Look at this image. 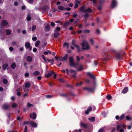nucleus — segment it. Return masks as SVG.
Listing matches in <instances>:
<instances>
[{
  "instance_id": "nucleus-10",
  "label": "nucleus",
  "mask_w": 132,
  "mask_h": 132,
  "mask_svg": "<svg viewBox=\"0 0 132 132\" xmlns=\"http://www.w3.org/2000/svg\"><path fill=\"white\" fill-rule=\"evenodd\" d=\"M53 73H54V72L53 71H51L47 74H46L45 76L46 78H49L51 76L52 74Z\"/></svg>"
},
{
  "instance_id": "nucleus-13",
  "label": "nucleus",
  "mask_w": 132,
  "mask_h": 132,
  "mask_svg": "<svg viewBox=\"0 0 132 132\" xmlns=\"http://www.w3.org/2000/svg\"><path fill=\"white\" fill-rule=\"evenodd\" d=\"M3 68L4 70H5L6 69H8V65L6 64H4L3 66Z\"/></svg>"
},
{
  "instance_id": "nucleus-18",
  "label": "nucleus",
  "mask_w": 132,
  "mask_h": 132,
  "mask_svg": "<svg viewBox=\"0 0 132 132\" xmlns=\"http://www.w3.org/2000/svg\"><path fill=\"white\" fill-rule=\"evenodd\" d=\"M50 25L48 24L45 26V30L46 31H48L50 30Z\"/></svg>"
},
{
  "instance_id": "nucleus-15",
  "label": "nucleus",
  "mask_w": 132,
  "mask_h": 132,
  "mask_svg": "<svg viewBox=\"0 0 132 132\" xmlns=\"http://www.w3.org/2000/svg\"><path fill=\"white\" fill-rule=\"evenodd\" d=\"M128 90V88L127 87H125L124 89H123L122 91V93H125L127 92Z\"/></svg>"
},
{
  "instance_id": "nucleus-3",
  "label": "nucleus",
  "mask_w": 132,
  "mask_h": 132,
  "mask_svg": "<svg viewBox=\"0 0 132 132\" xmlns=\"http://www.w3.org/2000/svg\"><path fill=\"white\" fill-rule=\"evenodd\" d=\"M126 129V126L124 124L118 125L117 126V130L120 132H124V129Z\"/></svg>"
},
{
  "instance_id": "nucleus-62",
  "label": "nucleus",
  "mask_w": 132,
  "mask_h": 132,
  "mask_svg": "<svg viewBox=\"0 0 132 132\" xmlns=\"http://www.w3.org/2000/svg\"><path fill=\"white\" fill-rule=\"evenodd\" d=\"M86 18L89 16L88 14H86L83 15Z\"/></svg>"
},
{
  "instance_id": "nucleus-17",
  "label": "nucleus",
  "mask_w": 132,
  "mask_h": 132,
  "mask_svg": "<svg viewBox=\"0 0 132 132\" xmlns=\"http://www.w3.org/2000/svg\"><path fill=\"white\" fill-rule=\"evenodd\" d=\"M116 57L117 59L118 60H120L121 58V56L119 54L117 53L116 55Z\"/></svg>"
},
{
  "instance_id": "nucleus-21",
  "label": "nucleus",
  "mask_w": 132,
  "mask_h": 132,
  "mask_svg": "<svg viewBox=\"0 0 132 132\" xmlns=\"http://www.w3.org/2000/svg\"><path fill=\"white\" fill-rule=\"evenodd\" d=\"M84 11H85V12H92V10L90 8H88L87 9H86Z\"/></svg>"
},
{
  "instance_id": "nucleus-49",
  "label": "nucleus",
  "mask_w": 132,
  "mask_h": 132,
  "mask_svg": "<svg viewBox=\"0 0 132 132\" xmlns=\"http://www.w3.org/2000/svg\"><path fill=\"white\" fill-rule=\"evenodd\" d=\"M90 41L91 44L92 45H93L94 44V40L93 39H90Z\"/></svg>"
},
{
  "instance_id": "nucleus-50",
  "label": "nucleus",
  "mask_w": 132,
  "mask_h": 132,
  "mask_svg": "<svg viewBox=\"0 0 132 132\" xmlns=\"http://www.w3.org/2000/svg\"><path fill=\"white\" fill-rule=\"evenodd\" d=\"M59 60L60 61H63L64 60L63 57L60 56L59 58Z\"/></svg>"
},
{
  "instance_id": "nucleus-37",
  "label": "nucleus",
  "mask_w": 132,
  "mask_h": 132,
  "mask_svg": "<svg viewBox=\"0 0 132 132\" xmlns=\"http://www.w3.org/2000/svg\"><path fill=\"white\" fill-rule=\"evenodd\" d=\"M126 118L127 120H131L132 119V118L129 116H126Z\"/></svg>"
},
{
  "instance_id": "nucleus-31",
  "label": "nucleus",
  "mask_w": 132,
  "mask_h": 132,
  "mask_svg": "<svg viewBox=\"0 0 132 132\" xmlns=\"http://www.w3.org/2000/svg\"><path fill=\"white\" fill-rule=\"evenodd\" d=\"M89 120L92 122L94 121L95 120V118L94 117H92L90 118H89L88 119Z\"/></svg>"
},
{
  "instance_id": "nucleus-26",
  "label": "nucleus",
  "mask_w": 132,
  "mask_h": 132,
  "mask_svg": "<svg viewBox=\"0 0 132 132\" xmlns=\"http://www.w3.org/2000/svg\"><path fill=\"white\" fill-rule=\"evenodd\" d=\"M40 72L38 71H35L33 73V74L34 76H37L39 75Z\"/></svg>"
},
{
  "instance_id": "nucleus-5",
  "label": "nucleus",
  "mask_w": 132,
  "mask_h": 132,
  "mask_svg": "<svg viewBox=\"0 0 132 132\" xmlns=\"http://www.w3.org/2000/svg\"><path fill=\"white\" fill-rule=\"evenodd\" d=\"M82 48L83 50H88L89 49L90 47L88 44L87 42L86 41H84L81 44Z\"/></svg>"
},
{
  "instance_id": "nucleus-12",
  "label": "nucleus",
  "mask_w": 132,
  "mask_h": 132,
  "mask_svg": "<svg viewBox=\"0 0 132 132\" xmlns=\"http://www.w3.org/2000/svg\"><path fill=\"white\" fill-rule=\"evenodd\" d=\"M8 23V22L6 20H3L2 22V24L3 26H6Z\"/></svg>"
},
{
  "instance_id": "nucleus-42",
  "label": "nucleus",
  "mask_w": 132,
  "mask_h": 132,
  "mask_svg": "<svg viewBox=\"0 0 132 132\" xmlns=\"http://www.w3.org/2000/svg\"><path fill=\"white\" fill-rule=\"evenodd\" d=\"M3 83L5 84H7V81L6 79H4L3 81Z\"/></svg>"
},
{
  "instance_id": "nucleus-53",
  "label": "nucleus",
  "mask_w": 132,
  "mask_h": 132,
  "mask_svg": "<svg viewBox=\"0 0 132 132\" xmlns=\"http://www.w3.org/2000/svg\"><path fill=\"white\" fill-rule=\"evenodd\" d=\"M81 129H80L79 130H75L73 132H81Z\"/></svg>"
},
{
  "instance_id": "nucleus-28",
  "label": "nucleus",
  "mask_w": 132,
  "mask_h": 132,
  "mask_svg": "<svg viewBox=\"0 0 132 132\" xmlns=\"http://www.w3.org/2000/svg\"><path fill=\"white\" fill-rule=\"evenodd\" d=\"M74 45L77 48L78 52H80V48L79 46L75 44H74Z\"/></svg>"
},
{
  "instance_id": "nucleus-35",
  "label": "nucleus",
  "mask_w": 132,
  "mask_h": 132,
  "mask_svg": "<svg viewBox=\"0 0 132 132\" xmlns=\"http://www.w3.org/2000/svg\"><path fill=\"white\" fill-rule=\"evenodd\" d=\"M63 46L64 47H66L68 49L69 47V44L68 43L65 42L64 43Z\"/></svg>"
},
{
  "instance_id": "nucleus-2",
  "label": "nucleus",
  "mask_w": 132,
  "mask_h": 132,
  "mask_svg": "<svg viewBox=\"0 0 132 132\" xmlns=\"http://www.w3.org/2000/svg\"><path fill=\"white\" fill-rule=\"evenodd\" d=\"M67 73V74L70 75L72 77H75L77 73V71L73 69H71L70 71H69L68 69H66Z\"/></svg>"
},
{
  "instance_id": "nucleus-22",
  "label": "nucleus",
  "mask_w": 132,
  "mask_h": 132,
  "mask_svg": "<svg viewBox=\"0 0 132 132\" xmlns=\"http://www.w3.org/2000/svg\"><path fill=\"white\" fill-rule=\"evenodd\" d=\"M80 126L84 128H86L87 127V125L86 124L81 122L80 123Z\"/></svg>"
},
{
  "instance_id": "nucleus-58",
  "label": "nucleus",
  "mask_w": 132,
  "mask_h": 132,
  "mask_svg": "<svg viewBox=\"0 0 132 132\" xmlns=\"http://www.w3.org/2000/svg\"><path fill=\"white\" fill-rule=\"evenodd\" d=\"M28 128L27 126H26L25 127V129L24 130V132H27Z\"/></svg>"
},
{
  "instance_id": "nucleus-38",
  "label": "nucleus",
  "mask_w": 132,
  "mask_h": 132,
  "mask_svg": "<svg viewBox=\"0 0 132 132\" xmlns=\"http://www.w3.org/2000/svg\"><path fill=\"white\" fill-rule=\"evenodd\" d=\"M17 106V104L15 103H13L12 104V107L13 108H14Z\"/></svg>"
},
{
  "instance_id": "nucleus-30",
  "label": "nucleus",
  "mask_w": 132,
  "mask_h": 132,
  "mask_svg": "<svg viewBox=\"0 0 132 132\" xmlns=\"http://www.w3.org/2000/svg\"><path fill=\"white\" fill-rule=\"evenodd\" d=\"M6 34L8 35H10L11 34V31L9 29H7L6 30Z\"/></svg>"
},
{
  "instance_id": "nucleus-46",
  "label": "nucleus",
  "mask_w": 132,
  "mask_h": 132,
  "mask_svg": "<svg viewBox=\"0 0 132 132\" xmlns=\"http://www.w3.org/2000/svg\"><path fill=\"white\" fill-rule=\"evenodd\" d=\"M91 1L93 2V4L94 5H95L96 4V0H90Z\"/></svg>"
},
{
  "instance_id": "nucleus-54",
  "label": "nucleus",
  "mask_w": 132,
  "mask_h": 132,
  "mask_svg": "<svg viewBox=\"0 0 132 132\" xmlns=\"http://www.w3.org/2000/svg\"><path fill=\"white\" fill-rule=\"evenodd\" d=\"M37 39V38L36 37H34L32 38V40L34 41L36 40Z\"/></svg>"
},
{
  "instance_id": "nucleus-48",
  "label": "nucleus",
  "mask_w": 132,
  "mask_h": 132,
  "mask_svg": "<svg viewBox=\"0 0 132 132\" xmlns=\"http://www.w3.org/2000/svg\"><path fill=\"white\" fill-rule=\"evenodd\" d=\"M31 17L30 16H29L28 15L27 18V20L28 21H29L31 20Z\"/></svg>"
},
{
  "instance_id": "nucleus-43",
  "label": "nucleus",
  "mask_w": 132,
  "mask_h": 132,
  "mask_svg": "<svg viewBox=\"0 0 132 132\" xmlns=\"http://www.w3.org/2000/svg\"><path fill=\"white\" fill-rule=\"evenodd\" d=\"M104 131V128H102L99 130L98 132H103Z\"/></svg>"
},
{
  "instance_id": "nucleus-29",
  "label": "nucleus",
  "mask_w": 132,
  "mask_h": 132,
  "mask_svg": "<svg viewBox=\"0 0 132 132\" xmlns=\"http://www.w3.org/2000/svg\"><path fill=\"white\" fill-rule=\"evenodd\" d=\"M31 85V84L29 82H27L25 86L26 88H29Z\"/></svg>"
},
{
  "instance_id": "nucleus-51",
  "label": "nucleus",
  "mask_w": 132,
  "mask_h": 132,
  "mask_svg": "<svg viewBox=\"0 0 132 132\" xmlns=\"http://www.w3.org/2000/svg\"><path fill=\"white\" fill-rule=\"evenodd\" d=\"M27 106L28 107L30 108L33 106V105L29 103L27 104Z\"/></svg>"
},
{
  "instance_id": "nucleus-6",
  "label": "nucleus",
  "mask_w": 132,
  "mask_h": 132,
  "mask_svg": "<svg viewBox=\"0 0 132 132\" xmlns=\"http://www.w3.org/2000/svg\"><path fill=\"white\" fill-rule=\"evenodd\" d=\"M25 46L27 50L28 49L30 51L32 50V47L31 46L30 43L29 42H26Z\"/></svg>"
},
{
  "instance_id": "nucleus-60",
  "label": "nucleus",
  "mask_w": 132,
  "mask_h": 132,
  "mask_svg": "<svg viewBox=\"0 0 132 132\" xmlns=\"http://www.w3.org/2000/svg\"><path fill=\"white\" fill-rule=\"evenodd\" d=\"M9 49L10 51H13V48L12 47H10L9 48Z\"/></svg>"
},
{
  "instance_id": "nucleus-34",
  "label": "nucleus",
  "mask_w": 132,
  "mask_h": 132,
  "mask_svg": "<svg viewBox=\"0 0 132 132\" xmlns=\"http://www.w3.org/2000/svg\"><path fill=\"white\" fill-rule=\"evenodd\" d=\"M40 43V42L39 41V40L37 41L36 42V43L35 44V46L36 47H38Z\"/></svg>"
},
{
  "instance_id": "nucleus-14",
  "label": "nucleus",
  "mask_w": 132,
  "mask_h": 132,
  "mask_svg": "<svg viewBox=\"0 0 132 132\" xmlns=\"http://www.w3.org/2000/svg\"><path fill=\"white\" fill-rule=\"evenodd\" d=\"M87 75L91 77L92 78L94 79H95V77L90 72H88L87 73Z\"/></svg>"
},
{
  "instance_id": "nucleus-23",
  "label": "nucleus",
  "mask_w": 132,
  "mask_h": 132,
  "mask_svg": "<svg viewBox=\"0 0 132 132\" xmlns=\"http://www.w3.org/2000/svg\"><path fill=\"white\" fill-rule=\"evenodd\" d=\"M9 108V106L6 104H4L3 106V108L5 109H7Z\"/></svg>"
},
{
  "instance_id": "nucleus-39",
  "label": "nucleus",
  "mask_w": 132,
  "mask_h": 132,
  "mask_svg": "<svg viewBox=\"0 0 132 132\" xmlns=\"http://www.w3.org/2000/svg\"><path fill=\"white\" fill-rule=\"evenodd\" d=\"M124 114H122V115L119 118V120H122L124 118Z\"/></svg>"
},
{
  "instance_id": "nucleus-32",
  "label": "nucleus",
  "mask_w": 132,
  "mask_h": 132,
  "mask_svg": "<svg viewBox=\"0 0 132 132\" xmlns=\"http://www.w3.org/2000/svg\"><path fill=\"white\" fill-rule=\"evenodd\" d=\"M16 66L15 63L14 62L11 65V68L12 69H14Z\"/></svg>"
},
{
  "instance_id": "nucleus-9",
  "label": "nucleus",
  "mask_w": 132,
  "mask_h": 132,
  "mask_svg": "<svg viewBox=\"0 0 132 132\" xmlns=\"http://www.w3.org/2000/svg\"><path fill=\"white\" fill-rule=\"evenodd\" d=\"M30 117L32 119H35L36 118V114L35 113H33L30 114Z\"/></svg>"
},
{
  "instance_id": "nucleus-55",
  "label": "nucleus",
  "mask_w": 132,
  "mask_h": 132,
  "mask_svg": "<svg viewBox=\"0 0 132 132\" xmlns=\"http://www.w3.org/2000/svg\"><path fill=\"white\" fill-rule=\"evenodd\" d=\"M29 76V74L28 73H26L24 74V76L27 77Z\"/></svg>"
},
{
  "instance_id": "nucleus-41",
  "label": "nucleus",
  "mask_w": 132,
  "mask_h": 132,
  "mask_svg": "<svg viewBox=\"0 0 132 132\" xmlns=\"http://www.w3.org/2000/svg\"><path fill=\"white\" fill-rule=\"evenodd\" d=\"M27 1L28 3L30 4H32L33 2V0H27Z\"/></svg>"
},
{
  "instance_id": "nucleus-47",
  "label": "nucleus",
  "mask_w": 132,
  "mask_h": 132,
  "mask_svg": "<svg viewBox=\"0 0 132 132\" xmlns=\"http://www.w3.org/2000/svg\"><path fill=\"white\" fill-rule=\"evenodd\" d=\"M82 82H80L79 83H77L76 85L77 86H80L82 84Z\"/></svg>"
},
{
  "instance_id": "nucleus-4",
  "label": "nucleus",
  "mask_w": 132,
  "mask_h": 132,
  "mask_svg": "<svg viewBox=\"0 0 132 132\" xmlns=\"http://www.w3.org/2000/svg\"><path fill=\"white\" fill-rule=\"evenodd\" d=\"M60 27H58L55 30L54 33L53 34V37L54 38H57L60 35V33L59 32V31H60Z\"/></svg>"
},
{
  "instance_id": "nucleus-63",
  "label": "nucleus",
  "mask_w": 132,
  "mask_h": 132,
  "mask_svg": "<svg viewBox=\"0 0 132 132\" xmlns=\"http://www.w3.org/2000/svg\"><path fill=\"white\" fill-rule=\"evenodd\" d=\"M86 82V83H88L90 82V80L89 79H87Z\"/></svg>"
},
{
  "instance_id": "nucleus-36",
  "label": "nucleus",
  "mask_w": 132,
  "mask_h": 132,
  "mask_svg": "<svg viewBox=\"0 0 132 132\" xmlns=\"http://www.w3.org/2000/svg\"><path fill=\"white\" fill-rule=\"evenodd\" d=\"M36 26L35 25H33L32 26V31H33L35 30L36 29Z\"/></svg>"
},
{
  "instance_id": "nucleus-16",
  "label": "nucleus",
  "mask_w": 132,
  "mask_h": 132,
  "mask_svg": "<svg viewBox=\"0 0 132 132\" xmlns=\"http://www.w3.org/2000/svg\"><path fill=\"white\" fill-rule=\"evenodd\" d=\"M26 59L27 61L29 62L31 61L32 60V58L30 56H27V57Z\"/></svg>"
},
{
  "instance_id": "nucleus-64",
  "label": "nucleus",
  "mask_w": 132,
  "mask_h": 132,
  "mask_svg": "<svg viewBox=\"0 0 132 132\" xmlns=\"http://www.w3.org/2000/svg\"><path fill=\"white\" fill-rule=\"evenodd\" d=\"M116 119H117V120H119V119L120 117H119V116H117L116 117Z\"/></svg>"
},
{
  "instance_id": "nucleus-7",
  "label": "nucleus",
  "mask_w": 132,
  "mask_h": 132,
  "mask_svg": "<svg viewBox=\"0 0 132 132\" xmlns=\"http://www.w3.org/2000/svg\"><path fill=\"white\" fill-rule=\"evenodd\" d=\"M117 5V3L116 0H113L112 2L111 7L113 8L115 7Z\"/></svg>"
},
{
  "instance_id": "nucleus-24",
  "label": "nucleus",
  "mask_w": 132,
  "mask_h": 132,
  "mask_svg": "<svg viewBox=\"0 0 132 132\" xmlns=\"http://www.w3.org/2000/svg\"><path fill=\"white\" fill-rule=\"evenodd\" d=\"M84 89L86 90H89L91 92H93L94 90V89H92L91 88L85 87L84 88Z\"/></svg>"
},
{
  "instance_id": "nucleus-1",
  "label": "nucleus",
  "mask_w": 132,
  "mask_h": 132,
  "mask_svg": "<svg viewBox=\"0 0 132 132\" xmlns=\"http://www.w3.org/2000/svg\"><path fill=\"white\" fill-rule=\"evenodd\" d=\"M70 65L71 66L74 67L77 69L78 71H80L83 70V65L82 64L79 65L78 62L75 63L74 62L72 56H70L69 57Z\"/></svg>"
},
{
  "instance_id": "nucleus-19",
  "label": "nucleus",
  "mask_w": 132,
  "mask_h": 132,
  "mask_svg": "<svg viewBox=\"0 0 132 132\" xmlns=\"http://www.w3.org/2000/svg\"><path fill=\"white\" fill-rule=\"evenodd\" d=\"M58 9L60 11H63L65 10V8L62 6H59L58 7Z\"/></svg>"
},
{
  "instance_id": "nucleus-33",
  "label": "nucleus",
  "mask_w": 132,
  "mask_h": 132,
  "mask_svg": "<svg viewBox=\"0 0 132 132\" xmlns=\"http://www.w3.org/2000/svg\"><path fill=\"white\" fill-rule=\"evenodd\" d=\"M68 56L67 54H66L65 56L63 57L64 60L66 61L68 58Z\"/></svg>"
},
{
  "instance_id": "nucleus-40",
  "label": "nucleus",
  "mask_w": 132,
  "mask_h": 132,
  "mask_svg": "<svg viewBox=\"0 0 132 132\" xmlns=\"http://www.w3.org/2000/svg\"><path fill=\"white\" fill-rule=\"evenodd\" d=\"M111 96L110 95H107L106 97V98L108 100L111 99Z\"/></svg>"
},
{
  "instance_id": "nucleus-45",
  "label": "nucleus",
  "mask_w": 132,
  "mask_h": 132,
  "mask_svg": "<svg viewBox=\"0 0 132 132\" xmlns=\"http://www.w3.org/2000/svg\"><path fill=\"white\" fill-rule=\"evenodd\" d=\"M70 24L69 22V21H67L66 22H65L64 25V26H66L67 25H68Z\"/></svg>"
},
{
  "instance_id": "nucleus-27",
  "label": "nucleus",
  "mask_w": 132,
  "mask_h": 132,
  "mask_svg": "<svg viewBox=\"0 0 132 132\" xmlns=\"http://www.w3.org/2000/svg\"><path fill=\"white\" fill-rule=\"evenodd\" d=\"M85 6H82L81 7L80 10L82 12H85V11H85Z\"/></svg>"
},
{
  "instance_id": "nucleus-59",
  "label": "nucleus",
  "mask_w": 132,
  "mask_h": 132,
  "mask_svg": "<svg viewBox=\"0 0 132 132\" xmlns=\"http://www.w3.org/2000/svg\"><path fill=\"white\" fill-rule=\"evenodd\" d=\"M46 98H50L52 97V96L51 95H47L46 96Z\"/></svg>"
},
{
  "instance_id": "nucleus-56",
  "label": "nucleus",
  "mask_w": 132,
  "mask_h": 132,
  "mask_svg": "<svg viewBox=\"0 0 132 132\" xmlns=\"http://www.w3.org/2000/svg\"><path fill=\"white\" fill-rule=\"evenodd\" d=\"M71 10V9L70 7H67L66 8H65V10H66L67 11H70Z\"/></svg>"
},
{
  "instance_id": "nucleus-52",
  "label": "nucleus",
  "mask_w": 132,
  "mask_h": 132,
  "mask_svg": "<svg viewBox=\"0 0 132 132\" xmlns=\"http://www.w3.org/2000/svg\"><path fill=\"white\" fill-rule=\"evenodd\" d=\"M42 57L43 59L44 60V61L46 62H47V61L46 60V59L45 58V56L44 55H42Z\"/></svg>"
},
{
  "instance_id": "nucleus-25",
  "label": "nucleus",
  "mask_w": 132,
  "mask_h": 132,
  "mask_svg": "<svg viewBox=\"0 0 132 132\" xmlns=\"http://www.w3.org/2000/svg\"><path fill=\"white\" fill-rule=\"evenodd\" d=\"M49 8V7L47 6H43L42 8V9L44 11H46Z\"/></svg>"
},
{
  "instance_id": "nucleus-20",
  "label": "nucleus",
  "mask_w": 132,
  "mask_h": 132,
  "mask_svg": "<svg viewBox=\"0 0 132 132\" xmlns=\"http://www.w3.org/2000/svg\"><path fill=\"white\" fill-rule=\"evenodd\" d=\"M104 60H106L109 59L108 58V55L107 54V53H104Z\"/></svg>"
},
{
  "instance_id": "nucleus-61",
  "label": "nucleus",
  "mask_w": 132,
  "mask_h": 132,
  "mask_svg": "<svg viewBox=\"0 0 132 132\" xmlns=\"http://www.w3.org/2000/svg\"><path fill=\"white\" fill-rule=\"evenodd\" d=\"M73 4L72 3H70L69 4V6L70 7H72L73 6Z\"/></svg>"
},
{
  "instance_id": "nucleus-57",
  "label": "nucleus",
  "mask_w": 132,
  "mask_h": 132,
  "mask_svg": "<svg viewBox=\"0 0 132 132\" xmlns=\"http://www.w3.org/2000/svg\"><path fill=\"white\" fill-rule=\"evenodd\" d=\"M80 58L78 56H77V61H79L80 60Z\"/></svg>"
},
{
  "instance_id": "nucleus-11",
  "label": "nucleus",
  "mask_w": 132,
  "mask_h": 132,
  "mask_svg": "<svg viewBox=\"0 0 132 132\" xmlns=\"http://www.w3.org/2000/svg\"><path fill=\"white\" fill-rule=\"evenodd\" d=\"M92 108L91 106L89 107L87 109V110L85 111V113L86 114H88L89 113V112L91 111Z\"/></svg>"
},
{
  "instance_id": "nucleus-44",
  "label": "nucleus",
  "mask_w": 132,
  "mask_h": 132,
  "mask_svg": "<svg viewBox=\"0 0 132 132\" xmlns=\"http://www.w3.org/2000/svg\"><path fill=\"white\" fill-rule=\"evenodd\" d=\"M78 4H75L74 8L76 9L77 8L78 6V4L80 3L79 1L77 2Z\"/></svg>"
},
{
  "instance_id": "nucleus-8",
  "label": "nucleus",
  "mask_w": 132,
  "mask_h": 132,
  "mask_svg": "<svg viewBox=\"0 0 132 132\" xmlns=\"http://www.w3.org/2000/svg\"><path fill=\"white\" fill-rule=\"evenodd\" d=\"M30 125L33 127H36L37 126V125L36 123L33 121H31L29 123Z\"/></svg>"
}]
</instances>
